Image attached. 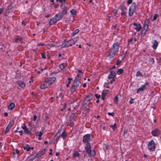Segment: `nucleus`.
<instances>
[{"label":"nucleus","instance_id":"obj_1","mask_svg":"<svg viewBox=\"0 0 161 161\" xmlns=\"http://www.w3.org/2000/svg\"><path fill=\"white\" fill-rule=\"evenodd\" d=\"M119 44L117 42L114 43L111 46L109 56L110 58L114 57L118 52L119 48Z\"/></svg>","mask_w":161,"mask_h":161},{"label":"nucleus","instance_id":"obj_2","mask_svg":"<svg viewBox=\"0 0 161 161\" xmlns=\"http://www.w3.org/2000/svg\"><path fill=\"white\" fill-rule=\"evenodd\" d=\"M56 79V78L55 77H52L47 79L40 86L41 88L44 89L47 88L50 85L54 83Z\"/></svg>","mask_w":161,"mask_h":161},{"label":"nucleus","instance_id":"obj_3","mask_svg":"<svg viewBox=\"0 0 161 161\" xmlns=\"http://www.w3.org/2000/svg\"><path fill=\"white\" fill-rule=\"evenodd\" d=\"M80 84V81L75 79L74 81L71 89L70 91L71 92H74L79 86Z\"/></svg>","mask_w":161,"mask_h":161},{"label":"nucleus","instance_id":"obj_4","mask_svg":"<svg viewBox=\"0 0 161 161\" xmlns=\"http://www.w3.org/2000/svg\"><path fill=\"white\" fill-rule=\"evenodd\" d=\"M136 3L134 2L132 3L131 6L130 7L128 12L129 16H131L133 15L136 8Z\"/></svg>","mask_w":161,"mask_h":161},{"label":"nucleus","instance_id":"obj_5","mask_svg":"<svg viewBox=\"0 0 161 161\" xmlns=\"http://www.w3.org/2000/svg\"><path fill=\"white\" fill-rule=\"evenodd\" d=\"M75 42L76 41L74 39H71L68 41L65 42L61 45V46L62 47H69L74 44Z\"/></svg>","mask_w":161,"mask_h":161},{"label":"nucleus","instance_id":"obj_6","mask_svg":"<svg viewBox=\"0 0 161 161\" xmlns=\"http://www.w3.org/2000/svg\"><path fill=\"white\" fill-rule=\"evenodd\" d=\"M148 149L151 151H154L155 149V144L154 141L152 140L148 144Z\"/></svg>","mask_w":161,"mask_h":161},{"label":"nucleus","instance_id":"obj_7","mask_svg":"<svg viewBox=\"0 0 161 161\" xmlns=\"http://www.w3.org/2000/svg\"><path fill=\"white\" fill-rule=\"evenodd\" d=\"M78 73L77 74V76L75 78V80L80 81L82 75H83V72L80 69L77 70Z\"/></svg>","mask_w":161,"mask_h":161},{"label":"nucleus","instance_id":"obj_8","mask_svg":"<svg viewBox=\"0 0 161 161\" xmlns=\"http://www.w3.org/2000/svg\"><path fill=\"white\" fill-rule=\"evenodd\" d=\"M90 139V136L89 134H86L83 137V142L86 144H89V142Z\"/></svg>","mask_w":161,"mask_h":161},{"label":"nucleus","instance_id":"obj_9","mask_svg":"<svg viewBox=\"0 0 161 161\" xmlns=\"http://www.w3.org/2000/svg\"><path fill=\"white\" fill-rule=\"evenodd\" d=\"M92 98V96L91 94L88 95L85 98L84 103L86 104L89 103L90 101L91 100Z\"/></svg>","mask_w":161,"mask_h":161},{"label":"nucleus","instance_id":"obj_10","mask_svg":"<svg viewBox=\"0 0 161 161\" xmlns=\"http://www.w3.org/2000/svg\"><path fill=\"white\" fill-rule=\"evenodd\" d=\"M160 133L159 130L157 129H155L154 130H153L151 131V134L152 135L154 136H158Z\"/></svg>","mask_w":161,"mask_h":161},{"label":"nucleus","instance_id":"obj_11","mask_svg":"<svg viewBox=\"0 0 161 161\" xmlns=\"http://www.w3.org/2000/svg\"><path fill=\"white\" fill-rule=\"evenodd\" d=\"M133 25L135 26L134 29L137 31H139L142 28V26L140 24H137L134 23L133 24Z\"/></svg>","mask_w":161,"mask_h":161},{"label":"nucleus","instance_id":"obj_12","mask_svg":"<svg viewBox=\"0 0 161 161\" xmlns=\"http://www.w3.org/2000/svg\"><path fill=\"white\" fill-rule=\"evenodd\" d=\"M44 132L43 130H42L40 132H35L36 135L37 136H38V139L39 140H42L41 136L43 134Z\"/></svg>","mask_w":161,"mask_h":161},{"label":"nucleus","instance_id":"obj_13","mask_svg":"<svg viewBox=\"0 0 161 161\" xmlns=\"http://www.w3.org/2000/svg\"><path fill=\"white\" fill-rule=\"evenodd\" d=\"M115 76V72L113 71H111L110 72V73L108 75V79H114Z\"/></svg>","mask_w":161,"mask_h":161},{"label":"nucleus","instance_id":"obj_14","mask_svg":"<svg viewBox=\"0 0 161 161\" xmlns=\"http://www.w3.org/2000/svg\"><path fill=\"white\" fill-rule=\"evenodd\" d=\"M63 16V14L61 13H59L57 14H56L54 17L56 19L57 21L59 20L62 19Z\"/></svg>","mask_w":161,"mask_h":161},{"label":"nucleus","instance_id":"obj_15","mask_svg":"<svg viewBox=\"0 0 161 161\" xmlns=\"http://www.w3.org/2000/svg\"><path fill=\"white\" fill-rule=\"evenodd\" d=\"M23 148L25 150H26L27 151H29L31 150H33L34 149L33 147H30L28 144H26L24 146Z\"/></svg>","mask_w":161,"mask_h":161},{"label":"nucleus","instance_id":"obj_16","mask_svg":"<svg viewBox=\"0 0 161 161\" xmlns=\"http://www.w3.org/2000/svg\"><path fill=\"white\" fill-rule=\"evenodd\" d=\"M109 90H104L103 91L101 95V98L102 100H103L104 99L105 97L106 96L107 93L108 92Z\"/></svg>","mask_w":161,"mask_h":161},{"label":"nucleus","instance_id":"obj_17","mask_svg":"<svg viewBox=\"0 0 161 161\" xmlns=\"http://www.w3.org/2000/svg\"><path fill=\"white\" fill-rule=\"evenodd\" d=\"M57 21L56 19L53 17L49 21V25H52Z\"/></svg>","mask_w":161,"mask_h":161},{"label":"nucleus","instance_id":"obj_18","mask_svg":"<svg viewBox=\"0 0 161 161\" xmlns=\"http://www.w3.org/2000/svg\"><path fill=\"white\" fill-rule=\"evenodd\" d=\"M86 149L87 153L88 154H90L91 152V150L90 148V144H86Z\"/></svg>","mask_w":161,"mask_h":161},{"label":"nucleus","instance_id":"obj_19","mask_svg":"<svg viewBox=\"0 0 161 161\" xmlns=\"http://www.w3.org/2000/svg\"><path fill=\"white\" fill-rule=\"evenodd\" d=\"M145 85H142L140 88H138L137 90V93H138L141 92H143L145 89Z\"/></svg>","mask_w":161,"mask_h":161},{"label":"nucleus","instance_id":"obj_20","mask_svg":"<svg viewBox=\"0 0 161 161\" xmlns=\"http://www.w3.org/2000/svg\"><path fill=\"white\" fill-rule=\"evenodd\" d=\"M158 42L156 40H154V42L152 47L153 49H156L158 47Z\"/></svg>","mask_w":161,"mask_h":161},{"label":"nucleus","instance_id":"obj_21","mask_svg":"<svg viewBox=\"0 0 161 161\" xmlns=\"http://www.w3.org/2000/svg\"><path fill=\"white\" fill-rule=\"evenodd\" d=\"M15 106V104L13 103H11L8 106V108L9 110H12L14 109Z\"/></svg>","mask_w":161,"mask_h":161},{"label":"nucleus","instance_id":"obj_22","mask_svg":"<svg viewBox=\"0 0 161 161\" xmlns=\"http://www.w3.org/2000/svg\"><path fill=\"white\" fill-rule=\"evenodd\" d=\"M70 12L71 15L73 17H75L76 15V11L74 9H71L70 11Z\"/></svg>","mask_w":161,"mask_h":161},{"label":"nucleus","instance_id":"obj_23","mask_svg":"<svg viewBox=\"0 0 161 161\" xmlns=\"http://www.w3.org/2000/svg\"><path fill=\"white\" fill-rule=\"evenodd\" d=\"M18 85L21 88H24L25 86V83L21 81H19Z\"/></svg>","mask_w":161,"mask_h":161},{"label":"nucleus","instance_id":"obj_24","mask_svg":"<svg viewBox=\"0 0 161 161\" xmlns=\"http://www.w3.org/2000/svg\"><path fill=\"white\" fill-rule=\"evenodd\" d=\"M45 47L47 48L48 49H50L52 47H54L55 45L53 43H51V44H46L45 45Z\"/></svg>","mask_w":161,"mask_h":161},{"label":"nucleus","instance_id":"obj_25","mask_svg":"<svg viewBox=\"0 0 161 161\" xmlns=\"http://www.w3.org/2000/svg\"><path fill=\"white\" fill-rule=\"evenodd\" d=\"M61 132V131L60 130L58 131L56 133V135L55 136V138L56 139V140H57V139L60 137V133Z\"/></svg>","mask_w":161,"mask_h":161},{"label":"nucleus","instance_id":"obj_26","mask_svg":"<svg viewBox=\"0 0 161 161\" xmlns=\"http://www.w3.org/2000/svg\"><path fill=\"white\" fill-rule=\"evenodd\" d=\"M67 66V65L65 63H62L60 64L59 67V68L61 69V70H63L64 69V68L65 67H66Z\"/></svg>","mask_w":161,"mask_h":161},{"label":"nucleus","instance_id":"obj_27","mask_svg":"<svg viewBox=\"0 0 161 161\" xmlns=\"http://www.w3.org/2000/svg\"><path fill=\"white\" fill-rule=\"evenodd\" d=\"M22 41V39L20 37H18L14 40V42H19L21 43Z\"/></svg>","mask_w":161,"mask_h":161},{"label":"nucleus","instance_id":"obj_28","mask_svg":"<svg viewBox=\"0 0 161 161\" xmlns=\"http://www.w3.org/2000/svg\"><path fill=\"white\" fill-rule=\"evenodd\" d=\"M80 156V154L77 152H75L73 154V157L74 158L79 157Z\"/></svg>","mask_w":161,"mask_h":161},{"label":"nucleus","instance_id":"obj_29","mask_svg":"<svg viewBox=\"0 0 161 161\" xmlns=\"http://www.w3.org/2000/svg\"><path fill=\"white\" fill-rule=\"evenodd\" d=\"M67 8H65L62 10V12L61 13L63 14V16L65 15L67 13Z\"/></svg>","mask_w":161,"mask_h":161},{"label":"nucleus","instance_id":"obj_30","mask_svg":"<svg viewBox=\"0 0 161 161\" xmlns=\"http://www.w3.org/2000/svg\"><path fill=\"white\" fill-rule=\"evenodd\" d=\"M120 96V95H118L116 96H115L114 98V101L115 103L117 104H118V100L119 97L118 96Z\"/></svg>","mask_w":161,"mask_h":161},{"label":"nucleus","instance_id":"obj_31","mask_svg":"<svg viewBox=\"0 0 161 161\" xmlns=\"http://www.w3.org/2000/svg\"><path fill=\"white\" fill-rule=\"evenodd\" d=\"M10 124H9L8 126L6 128L5 130V133L6 134L10 130V128L11 127V125L10 126L9 128V127Z\"/></svg>","mask_w":161,"mask_h":161},{"label":"nucleus","instance_id":"obj_32","mask_svg":"<svg viewBox=\"0 0 161 161\" xmlns=\"http://www.w3.org/2000/svg\"><path fill=\"white\" fill-rule=\"evenodd\" d=\"M28 125L32 128H34L35 127V125L33 124L32 121L30 122L29 123Z\"/></svg>","mask_w":161,"mask_h":161},{"label":"nucleus","instance_id":"obj_33","mask_svg":"<svg viewBox=\"0 0 161 161\" xmlns=\"http://www.w3.org/2000/svg\"><path fill=\"white\" fill-rule=\"evenodd\" d=\"M75 115V113H74L71 114L70 117V122H72Z\"/></svg>","mask_w":161,"mask_h":161},{"label":"nucleus","instance_id":"obj_34","mask_svg":"<svg viewBox=\"0 0 161 161\" xmlns=\"http://www.w3.org/2000/svg\"><path fill=\"white\" fill-rule=\"evenodd\" d=\"M123 72V70L122 69H119L117 71V74L118 75H121Z\"/></svg>","mask_w":161,"mask_h":161},{"label":"nucleus","instance_id":"obj_35","mask_svg":"<svg viewBox=\"0 0 161 161\" xmlns=\"http://www.w3.org/2000/svg\"><path fill=\"white\" fill-rule=\"evenodd\" d=\"M67 135L66 133L64 131L63 132L61 135L62 137L64 139L66 137Z\"/></svg>","mask_w":161,"mask_h":161},{"label":"nucleus","instance_id":"obj_36","mask_svg":"<svg viewBox=\"0 0 161 161\" xmlns=\"http://www.w3.org/2000/svg\"><path fill=\"white\" fill-rule=\"evenodd\" d=\"M158 16V14H155L153 16V18L152 19V21H154L157 19V18Z\"/></svg>","mask_w":161,"mask_h":161},{"label":"nucleus","instance_id":"obj_37","mask_svg":"<svg viewBox=\"0 0 161 161\" xmlns=\"http://www.w3.org/2000/svg\"><path fill=\"white\" fill-rule=\"evenodd\" d=\"M72 78H68V84H67L66 85V86L67 87H69V84L70 83L71 81V80H72Z\"/></svg>","mask_w":161,"mask_h":161},{"label":"nucleus","instance_id":"obj_38","mask_svg":"<svg viewBox=\"0 0 161 161\" xmlns=\"http://www.w3.org/2000/svg\"><path fill=\"white\" fill-rule=\"evenodd\" d=\"M46 150L44 149L42 150L40 153H39V155L40 156H41L43 154H44Z\"/></svg>","mask_w":161,"mask_h":161},{"label":"nucleus","instance_id":"obj_39","mask_svg":"<svg viewBox=\"0 0 161 161\" xmlns=\"http://www.w3.org/2000/svg\"><path fill=\"white\" fill-rule=\"evenodd\" d=\"M79 30L78 29L75 30L74 32H73L72 33L73 36H74L76 34H77L79 32Z\"/></svg>","mask_w":161,"mask_h":161},{"label":"nucleus","instance_id":"obj_40","mask_svg":"<svg viewBox=\"0 0 161 161\" xmlns=\"http://www.w3.org/2000/svg\"><path fill=\"white\" fill-rule=\"evenodd\" d=\"M136 76L137 77H139L142 76V74L139 71H138L136 72Z\"/></svg>","mask_w":161,"mask_h":161},{"label":"nucleus","instance_id":"obj_41","mask_svg":"<svg viewBox=\"0 0 161 161\" xmlns=\"http://www.w3.org/2000/svg\"><path fill=\"white\" fill-rule=\"evenodd\" d=\"M24 131L27 134H31V132L27 128Z\"/></svg>","mask_w":161,"mask_h":161},{"label":"nucleus","instance_id":"obj_42","mask_svg":"<svg viewBox=\"0 0 161 161\" xmlns=\"http://www.w3.org/2000/svg\"><path fill=\"white\" fill-rule=\"evenodd\" d=\"M148 29V25L144 24L143 27V30L146 31Z\"/></svg>","mask_w":161,"mask_h":161},{"label":"nucleus","instance_id":"obj_43","mask_svg":"<svg viewBox=\"0 0 161 161\" xmlns=\"http://www.w3.org/2000/svg\"><path fill=\"white\" fill-rule=\"evenodd\" d=\"M149 22V20L148 19H146L145 21L144 24L148 25Z\"/></svg>","mask_w":161,"mask_h":161},{"label":"nucleus","instance_id":"obj_44","mask_svg":"<svg viewBox=\"0 0 161 161\" xmlns=\"http://www.w3.org/2000/svg\"><path fill=\"white\" fill-rule=\"evenodd\" d=\"M110 127L114 130L116 128V123H115L113 125L111 126Z\"/></svg>","mask_w":161,"mask_h":161},{"label":"nucleus","instance_id":"obj_45","mask_svg":"<svg viewBox=\"0 0 161 161\" xmlns=\"http://www.w3.org/2000/svg\"><path fill=\"white\" fill-rule=\"evenodd\" d=\"M121 9L122 11H124L126 9V8L125 6L122 5L121 6Z\"/></svg>","mask_w":161,"mask_h":161},{"label":"nucleus","instance_id":"obj_46","mask_svg":"<svg viewBox=\"0 0 161 161\" xmlns=\"http://www.w3.org/2000/svg\"><path fill=\"white\" fill-rule=\"evenodd\" d=\"M146 31L143 30L142 31V32H141V35L142 36H144L145 34V33H146Z\"/></svg>","mask_w":161,"mask_h":161},{"label":"nucleus","instance_id":"obj_47","mask_svg":"<svg viewBox=\"0 0 161 161\" xmlns=\"http://www.w3.org/2000/svg\"><path fill=\"white\" fill-rule=\"evenodd\" d=\"M91 156H93L95 155V152L94 150L91 151V152L90 153Z\"/></svg>","mask_w":161,"mask_h":161},{"label":"nucleus","instance_id":"obj_48","mask_svg":"<svg viewBox=\"0 0 161 161\" xmlns=\"http://www.w3.org/2000/svg\"><path fill=\"white\" fill-rule=\"evenodd\" d=\"M66 0H56V1L57 2H59L61 3H64Z\"/></svg>","mask_w":161,"mask_h":161},{"label":"nucleus","instance_id":"obj_49","mask_svg":"<svg viewBox=\"0 0 161 161\" xmlns=\"http://www.w3.org/2000/svg\"><path fill=\"white\" fill-rule=\"evenodd\" d=\"M149 61L151 62L152 64H153L154 62V59L153 58H151L149 59Z\"/></svg>","mask_w":161,"mask_h":161},{"label":"nucleus","instance_id":"obj_50","mask_svg":"<svg viewBox=\"0 0 161 161\" xmlns=\"http://www.w3.org/2000/svg\"><path fill=\"white\" fill-rule=\"evenodd\" d=\"M33 160V158H31V157H29L27 158V161H32Z\"/></svg>","mask_w":161,"mask_h":161},{"label":"nucleus","instance_id":"obj_51","mask_svg":"<svg viewBox=\"0 0 161 161\" xmlns=\"http://www.w3.org/2000/svg\"><path fill=\"white\" fill-rule=\"evenodd\" d=\"M108 114L109 115L112 116H114V112L112 113H108Z\"/></svg>","mask_w":161,"mask_h":161},{"label":"nucleus","instance_id":"obj_52","mask_svg":"<svg viewBox=\"0 0 161 161\" xmlns=\"http://www.w3.org/2000/svg\"><path fill=\"white\" fill-rule=\"evenodd\" d=\"M121 62V61L119 59H118L116 63L117 65H119Z\"/></svg>","mask_w":161,"mask_h":161},{"label":"nucleus","instance_id":"obj_53","mask_svg":"<svg viewBox=\"0 0 161 161\" xmlns=\"http://www.w3.org/2000/svg\"><path fill=\"white\" fill-rule=\"evenodd\" d=\"M23 125L24 126L22 127V128L23 130H25L27 128L25 123H23Z\"/></svg>","mask_w":161,"mask_h":161},{"label":"nucleus","instance_id":"obj_54","mask_svg":"<svg viewBox=\"0 0 161 161\" xmlns=\"http://www.w3.org/2000/svg\"><path fill=\"white\" fill-rule=\"evenodd\" d=\"M126 14V13L124 12V11H122L121 13V15L122 16H125Z\"/></svg>","mask_w":161,"mask_h":161},{"label":"nucleus","instance_id":"obj_55","mask_svg":"<svg viewBox=\"0 0 161 161\" xmlns=\"http://www.w3.org/2000/svg\"><path fill=\"white\" fill-rule=\"evenodd\" d=\"M95 97L97 98H99L100 97V95H98L97 94H95Z\"/></svg>","mask_w":161,"mask_h":161},{"label":"nucleus","instance_id":"obj_56","mask_svg":"<svg viewBox=\"0 0 161 161\" xmlns=\"http://www.w3.org/2000/svg\"><path fill=\"white\" fill-rule=\"evenodd\" d=\"M42 58H44V59L46 58V55L44 53H42Z\"/></svg>","mask_w":161,"mask_h":161},{"label":"nucleus","instance_id":"obj_57","mask_svg":"<svg viewBox=\"0 0 161 161\" xmlns=\"http://www.w3.org/2000/svg\"><path fill=\"white\" fill-rule=\"evenodd\" d=\"M132 0H128L127 2V3L129 4L132 3Z\"/></svg>","mask_w":161,"mask_h":161},{"label":"nucleus","instance_id":"obj_58","mask_svg":"<svg viewBox=\"0 0 161 161\" xmlns=\"http://www.w3.org/2000/svg\"><path fill=\"white\" fill-rule=\"evenodd\" d=\"M133 100H134V99L131 98V99L130 101L129 102V103H130V104L133 103H134V102L133 101Z\"/></svg>","mask_w":161,"mask_h":161},{"label":"nucleus","instance_id":"obj_59","mask_svg":"<svg viewBox=\"0 0 161 161\" xmlns=\"http://www.w3.org/2000/svg\"><path fill=\"white\" fill-rule=\"evenodd\" d=\"M37 118V117L36 115H34L33 117V120L34 121H36Z\"/></svg>","mask_w":161,"mask_h":161},{"label":"nucleus","instance_id":"obj_60","mask_svg":"<svg viewBox=\"0 0 161 161\" xmlns=\"http://www.w3.org/2000/svg\"><path fill=\"white\" fill-rule=\"evenodd\" d=\"M112 79V80H111L109 81V82L108 83V84L112 83L113 81H115L114 79Z\"/></svg>","mask_w":161,"mask_h":161},{"label":"nucleus","instance_id":"obj_61","mask_svg":"<svg viewBox=\"0 0 161 161\" xmlns=\"http://www.w3.org/2000/svg\"><path fill=\"white\" fill-rule=\"evenodd\" d=\"M3 11L4 9L3 8H0V14H1V13L3 12Z\"/></svg>","mask_w":161,"mask_h":161},{"label":"nucleus","instance_id":"obj_62","mask_svg":"<svg viewBox=\"0 0 161 161\" xmlns=\"http://www.w3.org/2000/svg\"><path fill=\"white\" fill-rule=\"evenodd\" d=\"M44 44L43 43H38L37 45L38 46H44Z\"/></svg>","mask_w":161,"mask_h":161},{"label":"nucleus","instance_id":"obj_63","mask_svg":"<svg viewBox=\"0 0 161 161\" xmlns=\"http://www.w3.org/2000/svg\"><path fill=\"white\" fill-rule=\"evenodd\" d=\"M47 69V67H45L43 69H41V72H42L44 70H45V69Z\"/></svg>","mask_w":161,"mask_h":161},{"label":"nucleus","instance_id":"obj_64","mask_svg":"<svg viewBox=\"0 0 161 161\" xmlns=\"http://www.w3.org/2000/svg\"><path fill=\"white\" fill-rule=\"evenodd\" d=\"M16 153H17V154L18 155V156L19 155V151L17 149H16Z\"/></svg>","mask_w":161,"mask_h":161}]
</instances>
